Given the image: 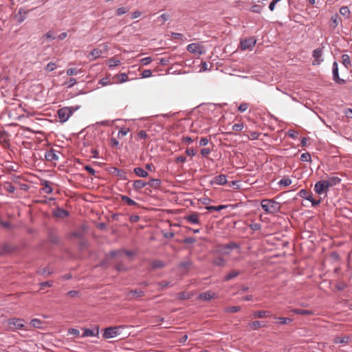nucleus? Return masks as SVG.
I'll return each instance as SVG.
<instances>
[{"label": "nucleus", "mask_w": 352, "mask_h": 352, "mask_svg": "<svg viewBox=\"0 0 352 352\" xmlns=\"http://www.w3.org/2000/svg\"><path fill=\"white\" fill-rule=\"evenodd\" d=\"M263 210L268 214H274L280 211V204L272 199H264L261 201Z\"/></svg>", "instance_id": "obj_1"}, {"label": "nucleus", "mask_w": 352, "mask_h": 352, "mask_svg": "<svg viewBox=\"0 0 352 352\" xmlns=\"http://www.w3.org/2000/svg\"><path fill=\"white\" fill-rule=\"evenodd\" d=\"M8 327L11 331H16L18 329H24L29 331L30 329L25 325V320L21 318H10L8 320Z\"/></svg>", "instance_id": "obj_2"}, {"label": "nucleus", "mask_w": 352, "mask_h": 352, "mask_svg": "<svg viewBox=\"0 0 352 352\" xmlns=\"http://www.w3.org/2000/svg\"><path fill=\"white\" fill-rule=\"evenodd\" d=\"M329 188V186L328 185V182H326L325 179H322L315 184L314 189L316 193H317L318 195L323 194L326 195Z\"/></svg>", "instance_id": "obj_3"}, {"label": "nucleus", "mask_w": 352, "mask_h": 352, "mask_svg": "<svg viewBox=\"0 0 352 352\" xmlns=\"http://www.w3.org/2000/svg\"><path fill=\"white\" fill-rule=\"evenodd\" d=\"M121 327H108L104 329L103 337L104 338H115L120 334Z\"/></svg>", "instance_id": "obj_4"}, {"label": "nucleus", "mask_w": 352, "mask_h": 352, "mask_svg": "<svg viewBox=\"0 0 352 352\" xmlns=\"http://www.w3.org/2000/svg\"><path fill=\"white\" fill-rule=\"evenodd\" d=\"M73 111L70 108L64 107L61 108L58 111V118L60 122H66L69 117L72 115Z\"/></svg>", "instance_id": "obj_5"}, {"label": "nucleus", "mask_w": 352, "mask_h": 352, "mask_svg": "<svg viewBox=\"0 0 352 352\" xmlns=\"http://www.w3.org/2000/svg\"><path fill=\"white\" fill-rule=\"evenodd\" d=\"M187 50L193 54H202L204 52V47L197 43H190L187 46Z\"/></svg>", "instance_id": "obj_6"}, {"label": "nucleus", "mask_w": 352, "mask_h": 352, "mask_svg": "<svg viewBox=\"0 0 352 352\" xmlns=\"http://www.w3.org/2000/svg\"><path fill=\"white\" fill-rule=\"evenodd\" d=\"M256 44V39L254 37H250L244 39L241 42V47L242 50H248L252 48Z\"/></svg>", "instance_id": "obj_7"}, {"label": "nucleus", "mask_w": 352, "mask_h": 352, "mask_svg": "<svg viewBox=\"0 0 352 352\" xmlns=\"http://www.w3.org/2000/svg\"><path fill=\"white\" fill-rule=\"evenodd\" d=\"M332 74H333V79L334 81L339 84H342L344 82L343 79L340 78L339 72H338V65L337 62H333V67H332Z\"/></svg>", "instance_id": "obj_8"}, {"label": "nucleus", "mask_w": 352, "mask_h": 352, "mask_svg": "<svg viewBox=\"0 0 352 352\" xmlns=\"http://www.w3.org/2000/svg\"><path fill=\"white\" fill-rule=\"evenodd\" d=\"M324 179L326 180V182H328V185H329V188L339 184L341 182V179L334 175H327L326 179Z\"/></svg>", "instance_id": "obj_9"}, {"label": "nucleus", "mask_w": 352, "mask_h": 352, "mask_svg": "<svg viewBox=\"0 0 352 352\" xmlns=\"http://www.w3.org/2000/svg\"><path fill=\"white\" fill-rule=\"evenodd\" d=\"M211 184L224 185L227 183L226 176L225 175H219L215 176L210 182Z\"/></svg>", "instance_id": "obj_10"}, {"label": "nucleus", "mask_w": 352, "mask_h": 352, "mask_svg": "<svg viewBox=\"0 0 352 352\" xmlns=\"http://www.w3.org/2000/svg\"><path fill=\"white\" fill-rule=\"evenodd\" d=\"M322 56V50L317 48L313 52V57L314 58V65H319L323 60L321 58Z\"/></svg>", "instance_id": "obj_11"}, {"label": "nucleus", "mask_w": 352, "mask_h": 352, "mask_svg": "<svg viewBox=\"0 0 352 352\" xmlns=\"http://www.w3.org/2000/svg\"><path fill=\"white\" fill-rule=\"evenodd\" d=\"M151 62V57H145L142 58H135L133 59V67L136 66H139L140 65H146Z\"/></svg>", "instance_id": "obj_12"}, {"label": "nucleus", "mask_w": 352, "mask_h": 352, "mask_svg": "<svg viewBox=\"0 0 352 352\" xmlns=\"http://www.w3.org/2000/svg\"><path fill=\"white\" fill-rule=\"evenodd\" d=\"M45 157L46 160L50 162L56 161L58 160V156L54 149H50L45 153Z\"/></svg>", "instance_id": "obj_13"}, {"label": "nucleus", "mask_w": 352, "mask_h": 352, "mask_svg": "<svg viewBox=\"0 0 352 352\" xmlns=\"http://www.w3.org/2000/svg\"><path fill=\"white\" fill-rule=\"evenodd\" d=\"M41 185L42 186L41 190L44 193L50 194L53 192V188L50 182L46 180L42 181Z\"/></svg>", "instance_id": "obj_14"}, {"label": "nucleus", "mask_w": 352, "mask_h": 352, "mask_svg": "<svg viewBox=\"0 0 352 352\" xmlns=\"http://www.w3.org/2000/svg\"><path fill=\"white\" fill-rule=\"evenodd\" d=\"M351 341V337L349 336H337L333 339L335 344H346Z\"/></svg>", "instance_id": "obj_15"}, {"label": "nucleus", "mask_w": 352, "mask_h": 352, "mask_svg": "<svg viewBox=\"0 0 352 352\" xmlns=\"http://www.w3.org/2000/svg\"><path fill=\"white\" fill-rule=\"evenodd\" d=\"M273 318L276 320V324H286L293 321L292 318L286 317H279L277 316H273Z\"/></svg>", "instance_id": "obj_16"}, {"label": "nucleus", "mask_w": 352, "mask_h": 352, "mask_svg": "<svg viewBox=\"0 0 352 352\" xmlns=\"http://www.w3.org/2000/svg\"><path fill=\"white\" fill-rule=\"evenodd\" d=\"M54 214L56 217L63 219V218L68 217L69 212L63 208H58L54 210Z\"/></svg>", "instance_id": "obj_17"}, {"label": "nucleus", "mask_w": 352, "mask_h": 352, "mask_svg": "<svg viewBox=\"0 0 352 352\" xmlns=\"http://www.w3.org/2000/svg\"><path fill=\"white\" fill-rule=\"evenodd\" d=\"M248 326L252 330L255 331V330H258L261 327H265V324L263 322L255 320L254 322H250L248 324Z\"/></svg>", "instance_id": "obj_18"}, {"label": "nucleus", "mask_w": 352, "mask_h": 352, "mask_svg": "<svg viewBox=\"0 0 352 352\" xmlns=\"http://www.w3.org/2000/svg\"><path fill=\"white\" fill-rule=\"evenodd\" d=\"M0 143L3 146L9 144L8 134L5 131L0 130Z\"/></svg>", "instance_id": "obj_19"}, {"label": "nucleus", "mask_w": 352, "mask_h": 352, "mask_svg": "<svg viewBox=\"0 0 352 352\" xmlns=\"http://www.w3.org/2000/svg\"><path fill=\"white\" fill-rule=\"evenodd\" d=\"M102 54V50L100 48L94 49L89 54L88 57L91 56L90 60H95Z\"/></svg>", "instance_id": "obj_20"}, {"label": "nucleus", "mask_w": 352, "mask_h": 352, "mask_svg": "<svg viewBox=\"0 0 352 352\" xmlns=\"http://www.w3.org/2000/svg\"><path fill=\"white\" fill-rule=\"evenodd\" d=\"M241 274V272L239 270H232L230 272H229L227 275H226L223 278L224 281H228L236 277Z\"/></svg>", "instance_id": "obj_21"}, {"label": "nucleus", "mask_w": 352, "mask_h": 352, "mask_svg": "<svg viewBox=\"0 0 352 352\" xmlns=\"http://www.w3.org/2000/svg\"><path fill=\"white\" fill-rule=\"evenodd\" d=\"M267 316H270V312L267 311H256L253 313V317L255 318H263Z\"/></svg>", "instance_id": "obj_22"}, {"label": "nucleus", "mask_w": 352, "mask_h": 352, "mask_svg": "<svg viewBox=\"0 0 352 352\" xmlns=\"http://www.w3.org/2000/svg\"><path fill=\"white\" fill-rule=\"evenodd\" d=\"M133 173L138 177H146L148 175L147 171L140 167L133 168Z\"/></svg>", "instance_id": "obj_23"}, {"label": "nucleus", "mask_w": 352, "mask_h": 352, "mask_svg": "<svg viewBox=\"0 0 352 352\" xmlns=\"http://www.w3.org/2000/svg\"><path fill=\"white\" fill-rule=\"evenodd\" d=\"M186 220L192 223V224H198L199 223V217L197 214H190L186 217Z\"/></svg>", "instance_id": "obj_24"}, {"label": "nucleus", "mask_w": 352, "mask_h": 352, "mask_svg": "<svg viewBox=\"0 0 352 352\" xmlns=\"http://www.w3.org/2000/svg\"><path fill=\"white\" fill-rule=\"evenodd\" d=\"M226 205H219V206H206V209L208 211H221V210L226 208Z\"/></svg>", "instance_id": "obj_25"}, {"label": "nucleus", "mask_w": 352, "mask_h": 352, "mask_svg": "<svg viewBox=\"0 0 352 352\" xmlns=\"http://www.w3.org/2000/svg\"><path fill=\"white\" fill-rule=\"evenodd\" d=\"M114 78L116 82H124L128 80V76L125 73H122L115 76Z\"/></svg>", "instance_id": "obj_26"}, {"label": "nucleus", "mask_w": 352, "mask_h": 352, "mask_svg": "<svg viewBox=\"0 0 352 352\" xmlns=\"http://www.w3.org/2000/svg\"><path fill=\"white\" fill-rule=\"evenodd\" d=\"M53 273V270H51L49 267H45L41 268L38 271V274L42 276H49Z\"/></svg>", "instance_id": "obj_27"}, {"label": "nucleus", "mask_w": 352, "mask_h": 352, "mask_svg": "<svg viewBox=\"0 0 352 352\" xmlns=\"http://www.w3.org/2000/svg\"><path fill=\"white\" fill-rule=\"evenodd\" d=\"M342 62L343 65L346 69H348L351 65V60H350V57L348 54H343L342 56Z\"/></svg>", "instance_id": "obj_28"}, {"label": "nucleus", "mask_w": 352, "mask_h": 352, "mask_svg": "<svg viewBox=\"0 0 352 352\" xmlns=\"http://www.w3.org/2000/svg\"><path fill=\"white\" fill-rule=\"evenodd\" d=\"M147 183L142 179L133 180V188L140 189L144 188Z\"/></svg>", "instance_id": "obj_29"}, {"label": "nucleus", "mask_w": 352, "mask_h": 352, "mask_svg": "<svg viewBox=\"0 0 352 352\" xmlns=\"http://www.w3.org/2000/svg\"><path fill=\"white\" fill-rule=\"evenodd\" d=\"M148 184L155 188H157L161 185V180L159 179H151L148 182Z\"/></svg>", "instance_id": "obj_30"}, {"label": "nucleus", "mask_w": 352, "mask_h": 352, "mask_svg": "<svg viewBox=\"0 0 352 352\" xmlns=\"http://www.w3.org/2000/svg\"><path fill=\"white\" fill-rule=\"evenodd\" d=\"M151 266L154 269L162 268L165 266V263L162 261L155 260L152 262Z\"/></svg>", "instance_id": "obj_31"}, {"label": "nucleus", "mask_w": 352, "mask_h": 352, "mask_svg": "<svg viewBox=\"0 0 352 352\" xmlns=\"http://www.w3.org/2000/svg\"><path fill=\"white\" fill-rule=\"evenodd\" d=\"M292 311L296 314L300 315H311L312 311L307 309H294Z\"/></svg>", "instance_id": "obj_32"}, {"label": "nucleus", "mask_w": 352, "mask_h": 352, "mask_svg": "<svg viewBox=\"0 0 352 352\" xmlns=\"http://www.w3.org/2000/svg\"><path fill=\"white\" fill-rule=\"evenodd\" d=\"M43 324V322L39 319L34 318L30 322V325L35 328H41Z\"/></svg>", "instance_id": "obj_33"}, {"label": "nucleus", "mask_w": 352, "mask_h": 352, "mask_svg": "<svg viewBox=\"0 0 352 352\" xmlns=\"http://www.w3.org/2000/svg\"><path fill=\"white\" fill-rule=\"evenodd\" d=\"M213 264L217 266H224L226 261L222 257L219 256L213 260Z\"/></svg>", "instance_id": "obj_34"}, {"label": "nucleus", "mask_w": 352, "mask_h": 352, "mask_svg": "<svg viewBox=\"0 0 352 352\" xmlns=\"http://www.w3.org/2000/svg\"><path fill=\"white\" fill-rule=\"evenodd\" d=\"M199 298L203 299L204 300H210L212 298V294L209 292L201 293L199 295Z\"/></svg>", "instance_id": "obj_35"}, {"label": "nucleus", "mask_w": 352, "mask_h": 352, "mask_svg": "<svg viewBox=\"0 0 352 352\" xmlns=\"http://www.w3.org/2000/svg\"><path fill=\"white\" fill-rule=\"evenodd\" d=\"M191 295L186 292H182L177 294V298L180 300H186L190 298Z\"/></svg>", "instance_id": "obj_36"}, {"label": "nucleus", "mask_w": 352, "mask_h": 352, "mask_svg": "<svg viewBox=\"0 0 352 352\" xmlns=\"http://www.w3.org/2000/svg\"><path fill=\"white\" fill-rule=\"evenodd\" d=\"M120 63V61L116 58H110L108 62H107V65L109 67H115L118 65H119V63Z\"/></svg>", "instance_id": "obj_37"}, {"label": "nucleus", "mask_w": 352, "mask_h": 352, "mask_svg": "<svg viewBox=\"0 0 352 352\" xmlns=\"http://www.w3.org/2000/svg\"><path fill=\"white\" fill-rule=\"evenodd\" d=\"M241 310V307L239 306L228 307L225 309L226 312L228 313H236Z\"/></svg>", "instance_id": "obj_38"}, {"label": "nucleus", "mask_w": 352, "mask_h": 352, "mask_svg": "<svg viewBox=\"0 0 352 352\" xmlns=\"http://www.w3.org/2000/svg\"><path fill=\"white\" fill-rule=\"evenodd\" d=\"M57 67L55 63L50 62L45 67V70L47 72H52Z\"/></svg>", "instance_id": "obj_39"}, {"label": "nucleus", "mask_w": 352, "mask_h": 352, "mask_svg": "<svg viewBox=\"0 0 352 352\" xmlns=\"http://www.w3.org/2000/svg\"><path fill=\"white\" fill-rule=\"evenodd\" d=\"M80 71V69H78L77 68H69L67 69L66 73L68 76H74L77 75Z\"/></svg>", "instance_id": "obj_40"}, {"label": "nucleus", "mask_w": 352, "mask_h": 352, "mask_svg": "<svg viewBox=\"0 0 352 352\" xmlns=\"http://www.w3.org/2000/svg\"><path fill=\"white\" fill-rule=\"evenodd\" d=\"M278 184L280 185L287 186L292 184V180L288 177H284L279 181Z\"/></svg>", "instance_id": "obj_41"}, {"label": "nucleus", "mask_w": 352, "mask_h": 352, "mask_svg": "<svg viewBox=\"0 0 352 352\" xmlns=\"http://www.w3.org/2000/svg\"><path fill=\"white\" fill-rule=\"evenodd\" d=\"M76 83V80L75 78H71L67 81L64 82V85L67 86L68 88L72 87Z\"/></svg>", "instance_id": "obj_42"}, {"label": "nucleus", "mask_w": 352, "mask_h": 352, "mask_svg": "<svg viewBox=\"0 0 352 352\" xmlns=\"http://www.w3.org/2000/svg\"><path fill=\"white\" fill-rule=\"evenodd\" d=\"M192 265V262L190 260L182 261L179 266L180 268L187 269Z\"/></svg>", "instance_id": "obj_43"}, {"label": "nucleus", "mask_w": 352, "mask_h": 352, "mask_svg": "<svg viewBox=\"0 0 352 352\" xmlns=\"http://www.w3.org/2000/svg\"><path fill=\"white\" fill-rule=\"evenodd\" d=\"M340 13L344 16H348L350 14V10L346 6H343L340 9Z\"/></svg>", "instance_id": "obj_44"}, {"label": "nucleus", "mask_w": 352, "mask_h": 352, "mask_svg": "<svg viewBox=\"0 0 352 352\" xmlns=\"http://www.w3.org/2000/svg\"><path fill=\"white\" fill-rule=\"evenodd\" d=\"M300 160L302 162H309L311 160V155L309 153H304L300 155Z\"/></svg>", "instance_id": "obj_45"}, {"label": "nucleus", "mask_w": 352, "mask_h": 352, "mask_svg": "<svg viewBox=\"0 0 352 352\" xmlns=\"http://www.w3.org/2000/svg\"><path fill=\"white\" fill-rule=\"evenodd\" d=\"M151 74L152 72L150 69H145L140 74L141 76L140 78H148Z\"/></svg>", "instance_id": "obj_46"}, {"label": "nucleus", "mask_w": 352, "mask_h": 352, "mask_svg": "<svg viewBox=\"0 0 352 352\" xmlns=\"http://www.w3.org/2000/svg\"><path fill=\"white\" fill-rule=\"evenodd\" d=\"M236 248H238V245L234 242H230L228 244L223 245V248H227L228 250H230V251Z\"/></svg>", "instance_id": "obj_47"}, {"label": "nucleus", "mask_w": 352, "mask_h": 352, "mask_svg": "<svg viewBox=\"0 0 352 352\" xmlns=\"http://www.w3.org/2000/svg\"><path fill=\"white\" fill-rule=\"evenodd\" d=\"M310 194V192H309L307 190H306L305 189H301L299 192H298V195L303 198V199H306L307 198L308 195Z\"/></svg>", "instance_id": "obj_48"}, {"label": "nucleus", "mask_w": 352, "mask_h": 352, "mask_svg": "<svg viewBox=\"0 0 352 352\" xmlns=\"http://www.w3.org/2000/svg\"><path fill=\"white\" fill-rule=\"evenodd\" d=\"M95 336V333L92 330L89 329H85L84 330V333L82 336V337H89V336Z\"/></svg>", "instance_id": "obj_49"}, {"label": "nucleus", "mask_w": 352, "mask_h": 352, "mask_svg": "<svg viewBox=\"0 0 352 352\" xmlns=\"http://www.w3.org/2000/svg\"><path fill=\"white\" fill-rule=\"evenodd\" d=\"M232 129L235 131H241L243 129V124L242 123L234 124Z\"/></svg>", "instance_id": "obj_50"}, {"label": "nucleus", "mask_w": 352, "mask_h": 352, "mask_svg": "<svg viewBox=\"0 0 352 352\" xmlns=\"http://www.w3.org/2000/svg\"><path fill=\"white\" fill-rule=\"evenodd\" d=\"M250 228L254 231H257L261 230V225L258 223H253L250 225Z\"/></svg>", "instance_id": "obj_51"}, {"label": "nucleus", "mask_w": 352, "mask_h": 352, "mask_svg": "<svg viewBox=\"0 0 352 352\" xmlns=\"http://www.w3.org/2000/svg\"><path fill=\"white\" fill-rule=\"evenodd\" d=\"M110 83H111V81L108 77L102 78L99 82V84L101 85L102 86H106Z\"/></svg>", "instance_id": "obj_52"}, {"label": "nucleus", "mask_w": 352, "mask_h": 352, "mask_svg": "<svg viewBox=\"0 0 352 352\" xmlns=\"http://www.w3.org/2000/svg\"><path fill=\"white\" fill-rule=\"evenodd\" d=\"M248 106H249V105H248V103L243 102V103H241V104L239 105V107L238 109H239V111H241V112H244V111H245L248 109Z\"/></svg>", "instance_id": "obj_53"}, {"label": "nucleus", "mask_w": 352, "mask_h": 352, "mask_svg": "<svg viewBox=\"0 0 352 352\" xmlns=\"http://www.w3.org/2000/svg\"><path fill=\"white\" fill-rule=\"evenodd\" d=\"M186 153L189 156H195L197 151L192 148H189L186 150Z\"/></svg>", "instance_id": "obj_54"}, {"label": "nucleus", "mask_w": 352, "mask_h": 352, "mask_svg": "<svg viewBox=\"0 0 352 352\" xmlns=\"http://www.w3.org/2000/svg\"><path fill=\"white\" fill-rule=\"evenodd\" d=\"M196 242V239L194 237H186L184 239V243L186 244L193 243Z\"/></svg>", "instance_id": "obj_55"}, {"label": "nucleus", "mask_w": 352, "mask_h": 352, "mask_svg": "<svg viewBox=\"0 0 352 352\" xmlns=\"http://www.w3.org/2000/svg\"><path fill=\"white\" fill-rule=\"evenodd\" d=\"M68 331L69 334L74 335L76 337L80 335V331L76 329H69Z\"/></svg>", "instance_id": "obj_56"}, {"label": "nucleus", "mask_w": 352, "mask_h": 352, "mask_svg": "<svg viewBox=\"0 0 352 352\" xmlns=\"http://www.w3.org/2000/svg\"><path fill=\"white\" fill-rule=\"evenodd\" d=\"M126 12H127V10L125 8H120L117 9L116 14L118 16H120V15L125 14Z\"/></svg>", "instance_id": "obj_57"}, {"label": "nucleus", "mask_w": 352, "mask_h": 352, "mask_svg": "<svg viewBox=\"0 0 352 352\" xmlns=\"http://www.w3.org/2000/svg\"><path fill=\"white\" fill-rule=\"evenodd\" d=\"M208 139L207 138H201L199 140V146H204L208 144Z\"/></svg>", "instance_id": "obj_58"}, {"label": "nucleus", "mask_w": 352, "mask_h": 352, "mask_svg": "<svg viewBox=\"0 0 352 352\" xmlns=\"http://www.w3.org/2000/svg\"><path fill=\"white\" fill-rule=\"evenodd\" d=\"M287 133L290 138L294 139L296 138L298 135V132L294 130H289Z\"/></svg>", "instance_id": "obj_59"}, {"label": "nucleus", "mask_w": 352, "mask_h": 352, "mask_svg": "<svg viewBox=\"0 0 352 352\" xmlns=\"http://www.w3.org/2000/svg\"><path fill=\"white\" fill-rule=\"evenodd\" d=\"M210 153V149L208 148H202L201 150V154L204 157H206Z\"/></svg>", "instance_id": "obj_60"}, {"label": "nucleus", "mask_w": 352, "mask_h": 352, "mask_svg": "<svg viewBox=\"0 0 352 352\" xmlns=\"http://www.w3.org/2000/svg\"><path fill=\"white\" fill-rule=\"evenodd\" d=\"M138 138L140 139H144L147 137V134L146 133V131H140L138 133Z\"/></svg>", "instance_id": "obj_61"}, {"label": "nucleus", "mask_w": 352, "mask_h": 352, "mask_svg": "<svg viewBox=\"0 0 352 352\" xmlns=\"http://www.w3.org/2000/svg\"><path fill=\"white\" fill-rule=\"evenodd\" d=\"M85 170H86L89 173V174L93 175H95L96 171H95V170H94L92 167H91V166H85Z\"/></svg>", "instance_id": "obj_62"}, {"label": "nucleus", "mask_w": 352, "mask_h": 352, "mask_svg": "<svg viewBox=\"0 0 352 352\" xmlns=\"http://www.w3.org/2000/svg\"><path fill=\"white\" fill-rule=\"evenodd\" d=\"M78 295V292L74 291V290L69 291V292L67 293V296H68L69 297H76Z\"/></svg>", "instance_id": "obj_63"}, {"label": "nucleus", "mask_w": 352, "mask_h": 352, "mask_svg": "<svg viewBox=\"0 0 352 352\" xmlns=\"http://www.w3.org/2000/svg\"><path fill=\"white\" fill-rule=\"evenodd\" d=\"M40 285H41V289H43L45 287H52V282H50V281L43 282Z\"/></svg>", "instance_id": "obj_64"}]
</instances>
